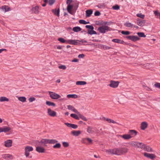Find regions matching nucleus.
Returning <instances> with one entry per match:
<instances>
[{
	"label": "nucleus",
	"mask_w": 160,
	"mask_h": 160,
	"mask_svg": "<svg viewBox=\"0 0 160 160\" xmlns=\"http://www.w3.org/2000/svg\"><path fill=\"white\" fill-rule=\"evenodd\" d=\"M128 150V149L125 148H115L112 149H107L105 152L109 154L121 155L127 153Z\"/></svg>",
	"instance_id": "1"
},
{
	"label": "nucleus",
	"mask_w": 160,
	"mask_h": 160,
	"mask_svg": "<svg viewBox=\"0 0 160 160\" xmlns=\"http://www.w3.org/2000/svg\"><path fill=\"white\" fill-rule=\"evenodd\" d=\"M98 30L100 32L104 33L106 32L110 31L111 28L107 26L102 25L98 28Z\"/></svg>",
	"instance_id": "2"
},
{
	"label": "nucleus",
	"mask_w": 160,
	"mask_h": 160,
	"mask_svg": "<svg viewBox=\"0 0 160 160\" xmlns=\"http://www.w3.org/2000/svg\"><path fill=\"white\" fill-rule=\"evenodd\" d=\"M48 93L50 97L52 99H57L61 97L60 95L54 92L49 91Z\"/></svg>",
	"instance_id": "3"
},
{
	"label": "nucleus",
	"mask_w": 160,
	"mask_h": 160,
	"mask_svg": "<svg viewBox=\"0 0 160 160\" xmlns=\"http://www.w3.org/2000/svg\"><path fill=\"white\" fill-rule=\"evenodd\" d=\"M33 150V148L32 147L30 146H27L25 148V155L26 157L29 156V152L32 151Z\"/></svg>",
	"instance_id": "4"
},
{
	"label": "nucleus",
	"mask_w": 160,
	"mask_h": 160,
	"mask_svg": "<svg viewBox=\"0 0 160 160\" xmlns=\"http://www.w3.org/2000/svg\"><path fill=\"white\" fill-rule=\"evenodd\" d=\"M67 43L73 45H77L79 44V41L77 40L68 39L67 40Z\"/></svg>",
	"instance_id": "5"
},
{
	"label": "nucleus",
	"mask_w": 160,
	"mask_h": 160,
	"mask_svg": "<svg viewBox=\"0 0 160 160\" xmlns=\"http://www.w3.org/2000/svg\"><path fill=\"white\" fill-rule=\"evenodd\" d=\"M119 83V82L118 81L112 80L110 82L109 86L113 88H116L118 87Z\"/></svg>",
	"instance_id": "6"
},
{
	"label": "nucleus",
	"mask_w": 160,
	"mask_h": 160,
	"mask_svg": "<svg viewBox=\"0 0 160 160\" xmlns=\"http://www.w3.org/2000/svg\"><path fill=\"white\" fill-rule=\"evenodd\" d=\"M144 155L145 157L151 159H153L156 158V156L154 154L152 153H149L145 152L144 153Z\"/></svg>",
	"instance_id": "7"
},
{
	"label": "nucleus",
	"mask_w": 160,
	"mask_h": 160,
	"mask_svg": "<svg viewBox=\"0 0 160 160\" xmlns=\"http://www.w3.org/2000/svg\"><path fill=\"white\" fill-rule=\"evenodd\" d=\"M146 22L145 20H141L139 18L137 19V24L140 26H144Z\"/></svg>",
	"instance_id": "8"
},
{
	"label": "nucleus",
	"mask_w": 160,
	"mask_h": 160,
	"mask_svg": "<svg viewBox=\"0 0 160 160\" xmlns=\"http://www.w3.org/2000/svg\"><path fill=\"white\" fill-rule=\"evenodd\" d=\"M127 39H130L133 41H136L139 40V38L137 36H130L127 37Z\"/></svg>",
	"instance_id": "9"
},
{
	"label": "nucleus",
	"mask_w": 160,
	"mask_h": 160,
	"mask_svg": "<svg viewBox=\"0 0 160 160\" xmlns=\"http://www.w3.org/2000/svg\"><path fill=\"white\" fill-rule=\"evenodd\" d=\"M128 133L130 136L131 137V138H132L134 137L137 135V132L135 130H129Z\"/></svg>",
	"instance_id": "10"
},
{
	"label": "nucleus",
	"mask_w": 160,
	"mask_h": 160,
	"mask_svg": "<svg viewBox=\"0 0 160 160\" xmlns=\"http://www.w3.org/2000/svg\"><path fill=\"white\" fill-rule=\"evenodd\" d=\"M48 112L49 115L50 116L54 117L56 115V112L53 111L50 108L48 109Z\"/></svg>",
	"instance_id": "11"
},
{
	"label": "nucleus",
	"mask_w": 160,
	"mask_h": 160,
	"mask_svg": "<svg viewBox=\"0 0 160 160\" xmlns=\"http://www.w3.org/2000/svg\"><path fill=\"white\" fill-rule=\"evenodd\" d=\"M36 150L39 153H43L45 152V149L42 147L37 146L36 147Z\"/></svg>",
	"instance_id": "12"
},
{
	"label": "nucleus",
	"mask_w": 160,
	"mask_h": 160,
	"mask_svg": "<svg viewBox=\"0 0 160 160\" xmlns=\"http://www.w3.org/2000/svg\"><path fill=\"white\" fill-rule=\"evenodd\" d=\"M148 124L146 122H143L141 123V128L142 130H144L148 127Z\"/></svg>",
	"instance_id": "13"
},
{
	"label": "nucleus",
	"mask_w": 160,
	"mask_h": 160,
	"mask_svg": "<svg viewBox=\"0 0 160 160\" xmlns=\"http://www.w3.org/2000/svg\"><path fill=\"white\" fill-rule=\"evenodd\" d=\"M142 149L148 152H152V149L149 146H146L144 144L143 146Z\"/></svg>",
	"instance_id": "14"
},
{
	"label": "nucleus",
	"mask_w": 160,
	"mask_h": 160,
	"mask_svg": "<svg viewBox=\"0 0 160 160\" xmlns=\"http://www.w3.org/2000/svg\"><path fill=\"white\" fill-rule=\"evenodd\" d=\"M12 143L11 140H8L5 142V146L7 147H9L12 146Z\"/></svg>",
	"instance_id": "15"
},
{
	"label": "nucleus",
	"mask_w": 160,
	"mask_h": 160,
	"mask_svg": "<svg viewBox=\"0 0 160 160\" xmlns=\"http://www.w3.org/2000/svg\"><path fill=\"white\" fill-rule=\"evenodd\" d=\"M120 137L125 140H128L131 138V137L129 134H125L122 135H120Z\"/></svg>",
	"instance_id": "16"
},
{
	"label": "nucleus",
	"mask_w": 160,
	"mask_h": 160,
	"mask_svg": "<svg viewBox=\"0 0 160 160\" xmlns=\"http://www.w3.org/2000/svg\"><path fill=\"white\" fill-rule=\"evenodd\" d=\"M65 124L68 127H71L74 129H76L78 128V126L76 125L69 123H65Z\"/></svg>",
	"instance_id": "17"
},
{
	"label": "nucleus",
	"mask_w": 160,
	"mask_h": 160,
	"mask_svg": "<svg viewBox=\"0 0 160 160\" xmlns=\"http://www.w3.org/2000/svg\"><path fill=\"white\" fill-rule=\"evenodd\" d=\"M39 7L36 6L33 7L32 9V11L35 13L38 14L39 13Z\"/></svg>",
	"instance_id": "18"
},
{
	"label": "nucleus",
	"mask_w": 160,
	"mask_h": 160,
	"mask_svg": "<svg viewBox=\"0 0 160 160\" xmlns=\"http://www.w3.org/2000/svg\"><path fill=\"white\" fill-rule=\"evenodd\" d=\"M71 133L73 136H78L81 134V132L80 131H73Z\"/></svg>",
	"instance_id": "19"
},
{
	"label": "nucleus",
	"mask_w": 160,
	"mask_h": 160,
	"mask_svg": "<svg viewBox=\"0 0 160 160\" xmlns=\"http://www.w3.org/2000/svg\"><path fill=\"white\" fill-rule=\"evenodd\" d=\"M103 119L104 120L107 121L109 123H112L114 124V123L118 124V123L116 122L115 121L111 119L108 118H106L105 117H103Z\"/></svg>",
	"instance_id": "20"
},
{
	"label": "nucleus",
	"mask_w": 160,
	"mask_h": 160,
	"mask_svg": "<svg viewBox=\"0 0 160 160\" xmlns=\"http://www.w3.org/2000/svg\"><path fill=\"white\" fill-rule=\"evenodd\" d=\"M68 109L72 110V111H73L74 112L76 113H78V111L72 106L70 105H68Z\"/></svg>",
	"instance_id": "21"
},
{
	"label": "nucleus",
	"mask_w": 160,
	"mask_h": 160,
	"mask_svg": "<svg viewBox=\"0 0 160 160\" xmlns=\"http://www.w3.org/2000/svg\"><path fill=\"white\" fill-rule=\"evenodd\" d=\"M11 130V128L9 127L5 126L2 128V132H8Z\"/></svg>",
	"instance_id": "22"
},
{
	"label": "nucleus",
	"mask_w": 160,
	"mask_h": 160,
	"mask_svg": "<svg viewBox=\"0 0 160 160\" xmlns=\"http://www.w3.org/2000/svg\"><path fill=\"white\" fill-rule=\"evenodd\" d=\"M3 157L7 160L11 159H12L13 157L12 155L9 154H6L4 155Z\"/></svg>",
	"instance_id": "23"
},
{
	"label": "nucleus",
	"mask_w": 160,
	"mask_h": 160,
	"mask_svg": "<svg viewBox=\"0 0 160 160\" xmlns=\"http://www.w3.org/2000/svg\"><path fill=\"white\" fill-rule=\"evenodd\" d=\"M87 132L89 133H93L95 132V131L93 130V128L90 126L88 127Z\"/></svg>",
	"instance_id": "24"
},
{
	"label": "nucleus",
	"mask_w": 160,
	"mask_h": 160,
	"mask_svg": "<svg viewBox=\"0 0 160 160\" xmlns=\"http://www.w3.org/2000/svg\"><path fill=\"white\" fill-rule=\"evenodd\" d=\"M124 25L126 27L128 28H132L133 27V25L131 23L129 22H126L124 24Z\"/></svg>",
	"instance_id": "25"
},
{
	"label": "nucleus",
	"mask_w": 160,
	"mask_h": 160,
	"mask_svg": "<svg viewBox=\"0 0 160 160\" xmlns=\"http://www.w3.org/2000/svg\"><path fill=\"white\" fill-rule=\"evenodd\" d=\"M86 84V82L84 81H78L76 82V84L78 85H83Z\"/></svg>",
	"instance_id": "26"
},
{
	"label": "nucleus",
	"mask_w": 160,
	"mask_h": 160,
	"mask_svg": "<svg viewBox=\"0 0 160 160\" xmlns=\"http://www.w3.org/2000/svg\"><path fill=\"white\" fill-rule=\"evenodd\" d=\"M9 99L8 98L5 97H1L0 98V102H8Z\"/></svg>",
	"instance_id": "27"
},
{
	"label": "nucleus",
	"mask_w": 160,
	"mask_h": 160,
	"mask_svg": "<svg viewBox=\"0 0 160 160\" xmlns=\"http://www.w3.org/2000/svg\"><path fill=\"white\" fill-rule=\"evenodd\" d=\"M93 11L92 10H88L86 11V17H90Z\"/></svg>",
	"instance_id": "28"
},
{
	"label": "nucleus",
	"mask_w": 160,
	"mask_h": 160,
	"mask_svg": "<svg viewBox=\"0 0 160 160\" xmlns=\"http://www.w3.org/2000/svg\"><path fill=\"white\" fill-rule=\"evenodd\" d=\"M100 46L101 49H104L107 50L111 48V47H109L108 46H106V45L100 44Z\"/></svg>",
	"instance_id": "29"
},
{
	"label": "nucleus",
	"mask_w": 160,
	"mask_h": 160,
	"mask_svg": "<svg viewBox=\"0 0 160 160\" xmlns=\"http://www.w3.org/2000/svg\"><path fill=\"white\" fill-rule=\"evenodd\" d=\"M112 41L118 43H119L122 44L124 43V41H123L117 39H112Z\"/></svg>",
	"instance_id": "30"
},
{
	"label": "nucleus",
	"mask_w": 160,
	"mask_h": 160,
	"mask_svg": "<svg viewBox=\"0 0 160 160\" xmlns=\"http://www.w3.org/2000/svg\"><path fill=\"white\" fill-rule=\"evenodd\" d=\"M52 11L55 14L57 15L58 17H59V9H56L52 10Z\"/></svg>",
	"instance_id": "31"
},
{
	"label": "nucleus",
	"mask_w": 160,
	"mask_h": 160,
	"mask_svg": "<svg viewBox=\"0 0 160 160\" xmlns=\"http://www.w3.org/2000/svg\"><path fill=\"white\" fill-rule=\"evenodd\" d=\"M40 142L42 144H44L49 143V139H42L41 140Z\"/></svg>",
	"instance_id": "32"
},
{
	"label": "nucleus",
	"mask_w": 160,
	"mask_h": 160,
	"mask_svg": "<svg viewBox=\"0 0 160 160\" xmlns=\"http://www.w3.org/2000/svg\"><path fill=\"white\" fill-rule=\"evenodd\" d=\"M67 97L69 98H77L78 96V95L76 94H68L67 95Z\"/></svg>",
	"instance_id": "33"
},
{
	"label": "nucleus",
	"mask_w": 160,
	"mask_h": 160,
	"mask_svg": "<svg viewBox=\"0 0 160 160\" xmlns=\"http://www.w3.org/2000/svg\"><path fill=\"white\" fill-rule=\"evenodd\" d=\"M77 114L79 117V118H80L81 119L84 121H87V119L86 118L82 115L79 112L78 113H77Z\"/></svg>",
	"instance_id": "34"
},
{
	"label": "nucleus",
	"mask_w": 160,
	"mask_h": 160,
	"mask_svg": "<svg viewBox=\"0 0 160 160\" xmlns=\"http://www.w3.org/2000/svg\"><path fill=\"white\" fill-rule=\"evenodd\" d=\"M144 144L142 142H137V143L136 144V146L138 148H140L141 149H142L143 148V146L144 145Z\"/></svg>",
	"instance_id": "35"
},
{
	"label": "nucleus",
	"mask_w": 160,
	"mask_h": 160,
	"mask_svg": "<svg viewBox=\"0 0 160 160\" xmlns=\"http://www.w3.org/2000/svg\"><path fill=\"white\" fill-rule=\"evenodd\" d=\"M2 8L5 12H8L10 10V9L9 7L6 6H2Z\"/></svg>",
	"instance_id": "36"
},
{
	"label": "nucleus",
	"mask_w": 160,
	"mask_h": 160,
	"mask_svg": "<svg viewBox=\"0 0 160 160\" xmlns=\"http://www.w3.org/2000/svg\"><path fill=\"white\" fill-rule=\"evenodd\" d=\"M87 33L88 34H90V35H92V34H97V32L96 31L93 30V29H88V32Z\"/></svg>",
	"instance_id": "37"
},
{
	"label": "nucleus",
	"mask_w": 160,
	"mask_h": 160,
	"mask_svg": "<svg viewBox=\"0 0 160 160\" xmlns=\"http://www.w3.org/2000/svg\"><path fill=\"white\" fill-rule=\"evenodd\" d=\"M18 99L19 100L22 102H24L26 100V98L24 97H18Z\"/></svg>",
	"instance_id": "38"
},
{
	"label": "nucleus",
	"mask_w": 160,
	"mask_h": 160,
	"mask_svg": "<svg viewBox=\"0 0 160 160\" xmlns=\"http://www.w3.org/2000/svg\"><path fill=\"white\" fill-rule=\"evenodd\" d=\"M81 28L79 27H76L73 28V30L75 32H78L81 31Z\"/></svg>",
	"instance_id": "39"
},
{
	"label": "nucleus",
	"mask_w": 160,
	"mask_h": 160,
	"mask_svg": "<svg viewBox=\"0 0 160 160\" xmlns=\"http://www.w3.org/2000/svg\"><path fill=\"white\" fill-rule=\"evenodd\" d=\"M73 7L70 5H68L67 7V9L68 12L71 13V11L72 8Z\"/></svg>",
	"instance_id": "40"
},
{
	"label": "nucleus",
	"mask_w": 160,
	"mask_h": 160,
	"mask_svg": "<svg viewBox=\"0 0 160 160\" xmlns=\"http://www.w3.org/2000/svg\"><path fill=\"white\" fill-rule=\"evenodd\" d=\"M46 104L47 105L49 106H55V104L52 102H51L49 101H47L46 102Z\"/></svg>",
	"instance_id": "41"
},
{
	"label": "nucleus",
	"mask_w": 160,
	"mask_h": 160,
	"mask_svg": "<svg viewBox=\"0 0 160 160\" xmlns=\"http://www.w3.org/2000/svg\"><path fill=\"white\" fill-rule=\"evenodd\" d=\"M70 116L77 120H78L79 119V118L78 116L75 114H71L70 115Z\"/></svg>",
	"instance_id": "42"
},
{
	"label": "nucleus",
	"mask_w": 160,
	"mask_h": 160,
	"mask_svg": "<svg viewBox=\"0 0 160 160\" xmlns=\"http://www.w3.org/2000/svg\"><path fill=\"white\" fill-rule=\"evenodd\" d=\"M58 142V141L55 139H49V143L50 144H54Z\"/></svg>",
	"instance_id": "43"
},
{
	"label": "nucleus",
	"mask_w": 160,
	"mask_h": 160,
	"mask_svg": "<svg viewBox=\"0 0 160 160\" xmlns=\"http://www.w3.org/2000/svg\"><path fill=\"white\" fill-rule=\"evenodd\" d=\"M137 16L142 19H144L145 18V15L142 14L141 13H138L137 14Z\"/></svg>",
	"instance_id": "44"
},
{
	"label": "nucleus",
	"mask_w": 160,
	"mask_h": 160,
	"mask_svg": "<svg viewBox=\"0 0 160 160\" xmlns=\"http://www.w3.org/2000/svg\"><path fill=\"white\" fill-rule=\"evenodd\" d=\"M137 34L140 37L145 38L146 37V35H145L144 33L143 32H138L137 33Z\"/></svg>",
	"instance_id": "45"
},
{
	"label": "nucleus",
	"mask_w": 160,
	"mask_h": 160,
	"mask_svg": "<svg viewBox=\"0 0 160 160\" xmlns=\"http://www.w3.org/2000/svg\"><path fill=\"white\" fill-rule=\"evenodd\" d=\"M58 40L62 43H67V40H65L63 38H58Z\"/></svg>",
	"instance_id": "46"
},
{
	"label": "nucleus",
	"mask_w": 160,
	"mask_h": 160,
	"mask_svg": "<svg viewBox=\"0 0 160 160\" xmlns=\"http://www.w3.org/2000/svg\"><path fill=\"white\" fill-rule=\"evenodd\" d=\"M61 145L60 143H58L56 144L55 145H54L53 147L54 148H59L61 147Z\"/></svg>",
	"instance_id": "47"
},
{
	"label": "nucleus",
	"mask_w": 160,
	"mask_h": 160,
	"mask_svg": "<svg viewBox=\"0 0 160 160\" xmlns=\"http://www.w3.org/2000/svg\"><path fill=\"white\" fill-rule=\"evenodd\" d=\"M79 23L81 24H87L89 23V22H87L84 20H80L79 21Z\"/></svg>",
	"instance_id": "48"
},
{
	"label": "nucleus",
	"mask_w": 160,
	"mask_h": 160,
	"mask_svg": "<svg viewBox=\"0 0 160 160\" xmlns=\"http://www.w3.org/2000/svg\"><path fill=\"white\" fill-rule=\"evenodd\" d=\"M122 34L125 35H128L130 34V32L128 31H122L121 32Z\"/></svg>",
	"instance_id": "49"
},
{
	"label": "nucleus",
	"mask_w": 160,
	"mask_h": 160,
	"mask_svg": "<svg viewBox=\"0 0 160 160\" xmlns=\"http://www.w3.org/2000/svg\"><path fill=\"white\" fill-rule=\"evenodd\" d=\"M66 67L64 65H61L58 66V68L60 69H62L63 70H65L66 69Z\"/></svg>",
	"instance_id": "50"
},
{
	"label": "nucleus",
	"mask_w": 160,
	"mask_h": 160,
	"mask_svg": "<svg viewBox=\"0 0 160 160\" xmlns=\"http://www.w3.org/2000/svg\"><path fill=\"white\" fill-rule=\"evenodd\" d=\"M86 28H88V29H90V30L94 29V27L92 26H91V25H87L86 26Z\"/></svg>",
	"instance_id": "51"
},
{
	"label": "nucleus",
	"mask_w": 160,
	"mask_h": 160,
	"mask_svg": "<svg viewBox=\"0 0 160 160\" xmlns=\"http://www.w3.org/2000/svg\"><path fill=\"white\" fill-rule=\"evenodd\" d=\"M112 8L114 10H118L119 9V7L118 5H115L112 7Z\"/></svg>",
	"instance_id": "52"
},
{
	"label": "nucleus",
	"mask_w": 160,
	"mask_h": 160,
	"mask_svg": "<svg viewBox=\"0 0 160 160\" xmlns=\"http://www.w3.org/2000/svg\"><path fill=\"white\" fill-rule=\"evenodd\" d=\"M137 143L136 142H130V144L133 147H136Z\"/></svg>",
	"instance_id": "53"
},
{
	"label": "nucleus",
	"mask_w": 160,
	"mask_h": 160,
	"mask_svg": "<svg viewBox=\"0 0 160 160\" xmlns=\"http://www.w3.org/2000/svg\"><path fill=\"white\" fill-rule=\"evenodd\" d=\"M55 0H49L48 3L50 5H52L55 2Z\"/></svg>",
	"instance_id": "54"
},
{
	"label": "nucleus",
	"mask_w": 160,
	"mask_h": 160,
	"mask_svg": "<svg viewBox=\"0 0 160 160\" xmlns=\"http://www.w3.org/2000/svg\"><path fill=\"white\" fill-rule=\"evenodd\" d=\"M154 13L156 16H159L160 19V13H159L158 11H155L154 12Z\"/></svg>",
	"instance_id": "55"
},
{
	"label": "nucleus",
	"mask_w": 160,
	"mask_h": 160,
	"mask_svg": "<svg viewBox=\"0 0 160 160\" xmlns=\"http://www.w3.org/2000/svg\"><path fill=\"white\" fill-rule=\"evenodd\" d=\"M35 99L34 98L32 97V98H29V102H32L33 101H35Z\"/></svg>",
	"instance_id": "56"
},
{
	"label": "nucleus",
	"mask_w": 160,
	"mask_h": 160,
	"mask_svg": "<svg viewBox=\"0 0 160 160\" xmlns=\"http://www.w3.org/2000/svg\"><path fill=\"white\" fill-rule=\"evenodd\" d=\"M154 86L157 88H160V83H156L154 84Z\"/></svg>",
	"instance_id": "57"
},
{
	"label": "nucleus",
	"mask_w": 160,
	"mask_h": 160,
	"mask_svg": "<svg viewBox=\"0 0 160 160\" xmlns=\"http://www.w3.org/2000/svg\"><path fill=\"white\" fill-rule=\"evenodd\" d=\"M100 13L98 11H96L94 13V15L95 16H99L100 15Z\"/></svg>",
	"instance_id": "58"
},
{
	"label": "nucleus",
	"mask_w": 160,
	"mask_h": 160,
	"mask_svg": "<svg viewBox=\"0 0 160 160\" xmlns=\"http://www.w3.org/2000/svg\"><path fill=\"white\" fill-rule=\"evenodd\" d=\"M63 146L65 147H67L68 146V144L66 142H63L62 143Z\"/></svg>",
	"instance_id": "59"
},
{
	"label": "nucleus",
	"mask_w": 160,
	"mask_h": 160,
	"mask_svg": "<svg viewBox=\"0 0 160 160\" xmlns=\"http://www.w3.org/2000/svg\"><path fill=\"white\" fill-rule=\"evenodd\" d=\"M84 57L85 55L84 54H80L78 56V57L79 58H83Z\"/></svg>",
	"instance_id": "60"
},
{
	"label": "nucleus",
	"mask_w": 160,
	"mask_h": 160,
	"mask_svg": "<svg viewBox=\"0 0 160 160\" xmlns=\"http://www.w3.org/2000/svg\"><path fill=\"white\" fill-rule=\"evenodd\" d=\"M86 138V140L89 143H91L92 142V140L89 138Z\"/></svg>",
	"instance_id": "61"
},
{
	"label": "nucleus",
	"mask_w": 160,
	"mask_h": 160,
	"mask_svg": "<svg viewBox=\"0 0 160 160\" xmlns=\"http://www.w3.org/2000/svg\"><path fill=\"white\" fill-rule=\"evenodd\" d=\"M86 138H83L82 139V142L85 143H86Z\"/></svg>",
	"instance_id": "62"
},
{
	"label": "nucleus",
	"mask_w": 160,
	"mask_h": 160,
	"mask_svg": "<svg viewBox=\"0 0 160 160\" xmlns=\"http://www.w3.org/2000/svg\"><path fill=\"white\" fill-rule=\"evenodd\" d=\"M72 0H67V3L68 5H70V4L72 2Z\"/></svg>",
	"instance_id": "63"
},
{
	"label": "nucleus",
	"mask_w": 160,
	"mask_h": 160,
	"mask_svg": "<svg viewBox=\"0 0 160 160\" xmlns=\"http://www.w3.org/2000/svg\"><path fill=\"white\" fill-rule=\"evenodd\" d=\"M72 61L74 62H77L78 61V60L77 59H74Z\"/></svg>",
	"instance_id": "64"
}]
</instances>
